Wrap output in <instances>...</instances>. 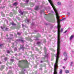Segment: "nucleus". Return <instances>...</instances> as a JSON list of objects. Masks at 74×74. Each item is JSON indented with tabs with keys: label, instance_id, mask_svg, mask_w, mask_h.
<instances>
[{
	"label": "nucleus",
	"instance_id": "f257e3e1",
	"mask_svg": "<svg viewBox=\"0 0 74 74\" xmlns=\"http://www.w3.org/2000/svg\"><path fill=\"white\" fill-rule=\"evenodd\" d=\"M25 60H23V61H21L19 62V63L18 64V67H21L22 69H25V68H27V64L26 63H25L23 65H22L23 63V62H25Z\"/></svg>",
	"mask_w": 74,
	"mask_h": 74
},
{
	"label": "nucleus",
	"instance_id": "f03ea898",
	"mask_svg": "<svg viewBox=\"0 0 74 74\" xmlns=\"http://www.w3.org/2000/svg\"><path fill=\"white\" fill-rule=\"evenodd\" d=\"M44 51L45 55V58H48V55L47 54V49H46V48H44Z\"/></svg>",
	"mask_w": 74,
	"mask_h": 74
},
{
	"label": "nucleus",
	"instance_id": "7ed1b4c3",
	"mask_svg": "<svg viewBox=\"0 0 74 74\" xmlns=\"http://www.w3.org/2000/svg\"><path fill=\"white\" fill-rule=\"evenodd\" d=\"M16 42H23V40L19 39H17L16 40Z\"/></svg>",
	"mask_w": 74,
	"mask_h": 74
},
{
	"label": "nucleus",
	"instance_id": "20e7f679",
	"mask_svg": "<svg viewBox=\"0 0 74 74\" xmlns=\"http://www.w3.org/2000/svg\"><path fill=\"white\" fill-rule=\"evenodd\" d=\"M38 7H39V6H36L35 8V10H38Z\"/></svg>",
	"mask_w": 74,
	"mask_h": 74
},
{
	"label": "nucleus",
	"instance_id": "39448f33",
	"mask_svg": "<svg viewBox=\"0 0 74 74\" xmlns=\"http://www.w3.org/2000/svg\"><path fill=\"white\" fill-rule=\"evenodd\" d=\"M63 55L65 57L67 56V54L66 52H64Z\"/></svg>",
	"mask_w": 74,
	"mask_h": 74
},
{
	"label": "nucleus",
	"instance_id": "423d86ee",
	"mask_svg": "<svg viewBox=\"0 0 74 74\" xmlns=\"http://www.w3.org/2000/svg\"><path fill=\"white\" fill-rule=\"evenodd\" d=\"M73 37H74V36L71 35L70 38V40H71V39H72L73 38Z\"/></svg>",
	"mask_w": 74,
	"mask_h": 74
},
{
	"label": "nucleus",
	"instance_id": "0eeeda50",
	"mask_svg": "<svg viewBox=\"0 0 74 74\" xmlns=\"http://www.w3.org/2000/svg\"><path fill=\"white\" fill-rule=\"evenodd\" d=\"M24 49V47H23V46H21L20 47V49Z\"/></svg>",
	"mask_w": 74,
	"mask_h": 74
},
{
	"label": "nucleus",
	"instance_id": "6e6552de",
	"mask_svg": "<svg viewBox=\"0 0 74 74\" xmlns=\"http://www.w3.org/2000/svg\"><path fill=\"white\" fill-rule=\"evenodd\" d=\"M10 24H11V25H14V26L16 25V24H15V23H14L13 22H12V23H10Z\"/></svg>",
	"mask_w": 74,
	"mask_h": 74
},
{
	"label": "nucleus",
	"instance_id": "1a4fd4ad",
	"mask_svg": "<svg viewBox=\"0 0 74 74\" xmlns=\"http://www.w3.org/2000/svg\"><path fill=\"white\" fill-rule=\"evenodd\" d=\"M57 4H58V5H61V2H57Z\"/></svg>",
	"mask_w": 74,
	"mask_h": 74
},
{
	"label": "nucleus",
	"instance_id": "9d476101",
	"mask_svg": "<svg viewBox=\"0 0 74 74\" xmlns=\"http://www.w3.org/2000/svg\"><path fill=\"white\" fill-rule=\"evenodd\" d=\"M13 5L15 6L17 5H18V3L17 2H15L13 4Z\"/></svg>",
	"mask_w": 74,
	"mask_h": 74
},
{
	"label": "nucleus",
	"instance_id": "9b49d317",
	"mask_svg": "<svg viewBox=\"0 0 74 74\" xmlns=\"http://www.w3.org/2000/svg\"><path fill=\"white\" fill-rule=\"evenodd\" d=\"M37 44L38 46H40V44H41V42H38Z\"/></svg>",
	"mask_w": 74,
	"mask_h": 74
},
{
	"label": "nucleus",
	"instance_id": "f8f14e48",
	"mask_svg": "<svg viewBox=\"0 0 74 74\" xmlns=\"http://www.w3.org/2000/svg\"><path fill=\"white\" fill-rule=\"evenodd\" d=\"M5 25H3V27H1V29H4V28H5Z\"/></svg>",
	"mask_w": 74,
	"mask_h": 74
},
{
	"label": "nucleus",
	"instance_id": "ddd939ff",
	"mask_svg": "<svg viewBox=\"0 0 74 74\" xmlns=\"http://www.w3.org/2000/svg\"><path fill=\"white\" fill-rule=\"evenodd\" d=\"M4 66H1V70H2L3 69H4Z\"/></svg>",
	"mask_w": 74,
	"mask_h": 74
},
{
	"label": "nucleus",
	"instance_id": "4468645a",
	"mask_svg": "<svg viewBox=\"0 0 74 74\" xmlns=\"http://www.w3.org/2000/svg\"><path fill=\"white\" fill-rule=\"evenodd\" d=\"M48 1L50 3H53V2H52V1L51 0H48Z\"/></svg>",
	"mask_w": 74,
	"mask_h": 74
},
{
	"label": "nucleus",
	"instance_id": "2eb2a0df",
	"mask_svg": "<svg viewBox=\"0 0 74 74\" xmlns=\"http://www.w3.org/2000/svg\"><path fill=\"white\" fill-rule=\"evenodd\" d=\"M13 15V13H12L11 12L10 13V16H12Z\"/></svg>",
	"mask_w": 74,
	"mask_h": 74
},
{
	"label": "nucleus",
	"instance_id": "dca6fc26",
	"mask_svg": "<svg viewBox=\"0 0 74 74\" xmlns=\"http://www.w3.org/2000/svg\"><path fill=\"white\" fill-rule=\"evenodd\" d=\"M59 73H60V74H62V69H61L60 70Z\"/></svg>",
	"mask_w": 74,
	"mask_h": 74
},
{
	"label": "nucleus",
	"instance_id": "f3484780",
	"mask_svg": "<svg viewBox=\"0 0 74 74\" xmlns=\"http://www.w3.org/2000/svg\"><path fill=\"white\" fill-rule=\"evenodd\" d=\"M7 59H8V58L7 57H5L4 58V60H5V61H6V60H7Z\"/></svg>",
	"mask_w": 74,
	"mask_h": 74
},
{
	"label": "nucleus",
	"instance_id": "a211bd4d",
	"mask_svg": "<svg viewBox=\"0 0 74 74\" xmlns=\"http://www.w3.org/2000/svg\"><path fill=\"white\" fill-rule=\"evenodd\" d=\"M73 64V62H71L70 66H72Z\"/></svg>",
	"mask_w": 74,
	"mask_h": 74
},
{
	"label": "nucleus",
	"instance_id": "6ab92c4d",
	"mask_svg": "<svg viewBox=\"0 0 74 74\" xmlns=\"http://www.w3.org/2000/svg\"><path fill=\"white\" fill-rule=\"evenodd\" d=\"M65 73H69V71L68 70H66L65 71Z\"/></svg>",
	"mask_w": 74,
	"mask_h": 74
},
{
	"label": "nucleus",
	"instance_id": "aec40b11",
	"mask_svg": "<svg viewBox=\"0 0 74 74\" xmlns=\"http://www.w3.org/2000/svg\"><path fill=\"white\" fill-rule=\"evenodd\" d=\"M66 19V18H64L62 19L61 20H60V21H64L65 19Z\"/></svg>",
	"mask_w": 74,
	"mask_h": 74
},
{
	"label": "nucleus",
	"instance_id": "412c9836",
	"mask_svg": "<svg viewBox=\"0 0 74 74\" xmlns=\"http://www.w3.org/2000/svg\"><path fill=\"white\" fill-rule=\"evenodd\" d=\"M20 12L21 13V15H23V12H21V11H20V12Z\"/></svg>",
	"mask_w": 74,
	"mask_h": 74
},
{
	"label": "nucleus",
	"instance_id": "4be33fe9",
	"mask_svg": "<svg viewBox=\"0 0 74 74\" xmlns=\"http://www.w3.org/2000/svg\"><path fill=\"white\" fill-rule=\"evenodd\" d=\"M34 3H32V4L31 5V7H33L34 6Z\"/></svg>",
	"mask_w": 74,
	"mask_h": 74
},
{
	"label": "nucleus",
	"instance_id": "5701e85b",
	"mask_svg": "<svg viewBox=\"0 0 74 74\" xmlns=\"http://www.w3.org/2000/svg\"><path fill=\"white\" fill-rule=\"evenodd\" d=\"M67 57H66V58H64V60L66 61V60H67Z\"/></svg>",
	"mask_w": 74,
	"mask_h": 74
},
{
	"label": "nucleus",
	"instance_id": "b1692460",
	"mask_svg": "<svg viewBox=\"0 0 74 74\" xmlns=\"http://www.w3.org/2000/svg\"><path fill=\"white\" fill-rule=\"evenodd\" d=\"M10 60H11V61L12 62H14V59H11Z\"/></svg>",
	"mask_w": 74,
	"mask_h": 74
},
{
	"label": "nucleus",
	"instance_id": "393cba45",
	"mask_svg": "<svg viewBox=\"0 0 74 74\" xmlns=\"http://www.w3.org/2000/svg\"><path fill=\"white\" fill-rule=\"evenodd\" d=\"M7 52L8 53H10V51L9 50H7Z\"/></svg>",
	"mask_w": 74,
	"mask_h": 74
},
{
	"label": "nucleus",
	"instance_id": "a878e982",
	"mask_svg": "<svg viewBox=\"0 0 74 74\" xmlns=\"http://www.w3.org/2000/svg\"><path fill=\"white\" fill-rule=\"evenodd\" d=\"M30 20L29 19H28L27 20V22L29 23V22L30 21Z\"/></svg>",
	"mask_w": 74,
	"mask_h": 74
},
{
	"label": "nucleus",
	"instance_id": "bb28decb",
	"mask_svg": "<svg viewBox=\"0 0 74 74\" xmlns=\"http://www.w3.org/2000/svg\"><path fill=\"white\" fill-rule=\"evenodd\" d=\"M14 51H16V50H17V49L16 48H15L14 49Z\"/></svg>",
	"mask_w": 74,
	"mask_h": 74
},
{
	"label": "nucleus",
	"instance_id": "cd10ccee",
	"mask_svg": "<svg viewBox=\"0 0 74 74\" xmlns=\"http://www.w3.org/2000/svg\"><path fill=\"white\" fill-rule=\"evenodd\" d=\"M12 71H10L9 72V73H11Z\"/></svg>",
	"mask_w": 74,
	"mask_h": 74
},
{
	"label": "nucleus",
	"instance_id": "c85d7f7f",
	"mask_svg": "<svg viewBox=\"0 0 74 74\" xmlns=\"http://www.w3.org/2000/svg\"><path fill=\"white\" fill-rule=\"evenodd\" d=\"M67 30H66L64 32V33H67Z\"/></svg>",
	"mask_w": 74,
	"mask_h": 74
},
{
	"label": "nucleus",
	"instance_id": "c756f323",
	"mask_svg": "<svg viewBox=\"0 0 74 74\" xmlns=\"http://www.w3.org/2000/svg\"><path fill=\"white\" fill-rule=\"evenodd\" d=\"M26 3H28V2H29V0H26Z\"/></svg>",
	"mask_w": 74,
	"mask_h": 74
},
{
	"label": "nucleus",
	"instance_id": "7c9ffc66",
	"mask_svg": "<svg viewBox=\"0 0 74 74\" xmlns=\"http://www.w3.org/2000/svg\"><path fill=\"white\" fill-rule=\"evenodd\" d=\"M67 14H68V15H70V12H68Z\"/></svg>",
	"mask_w": 74,
	"mask_h": 74
},
{
	"label": "nucleus",
	"instance_id": "2f4dec72",
	"mask_svg": "<svg viewBox=\"0 0 74 74\" xmlns=\"http://www.w3.org/2000/svg\"><path fill=\"white\" fill-rule=\"evenodd\" d=\"M34 25V23H32V26H33Z\"/></svg>",
	"mask_w": 74,
	"mask_h": 74
},
{
	"label": "nucleus",
	"instance_id": "473e14b6",
	"mask_svg": "<svg viewBox=\"0 0 74 74\" xmlns=\"http://www.w3.org/2000/svg\"><path fill=\"white\" fill-rule=\"evenodd\" d=\"M21 33H17V34H18V35H21Z\"/></svg>",
	"mask_w": 74,
	"mask_h": 74
},
{
	"label": "nucleus",
	"instance_id": "72a5a7b5",
	"mask_svg": "<svg viewBox=\"0 0 74 74\" xmlns=\"http://www.w3.org/2000/svg\"><path fill=\"white\" fill-rule=\"evenodd\" d=\"M17 19H18V20L19 21V20H20V18H19V17H18L17 18Z\"/></svg>",
	"mask_w": 74,
	"mask_h": 74
},
{
	"label": "nucleus",
	"instance_id": "f704fd0d",
	"mask_svg": "<svg viewBox=\"0 0 74 74\" xmlns=\"http://www.w3.org/2000/svg\"><path fill=\"white\" fill-rule=\"evenodd\" d=\"M63 29L62 28L61 30V32H63Z\"/></svg>",
	"mask_w": 74,
	"mask_h": 74
},
{
	"label": "nucleus",
	"instance_id": "c9c22d12",
	"mask_svg": "<svg viewBox=\"0 0 74 74\" xmlns=\"http://www.w3.org/2000/svg\"><path fill=\"white\" fill-rule=\"evenodd\" d=\"M63 69H65V68H66V66H63Z\"/></svg>",
	"mask_w": 74,
	"mask_h": 74
},
{
	"label": "nucleus",
	"instance_id": "e433bc0d",
	"mask_svg": "<svg viewBox=\"0 0 74 74\" xmlns=\"http://www.w3.org/2000/svg\"><path fill=\"white\" fill-rule=\"evenodd\" d=\"M3 46V44L0 45V47H2Z\"/></svg>",
	"mask_w": 74,
	"mask_h": 74
},
{
	"label": "nucleus",
	"instance_id": "4c0bfd02",
	"mask_svg": "<svg viewBox=\"0 0 74 74\" xmlns=\"http://www.w3.org/2000/svg\"><path fill=\"white\" fill-rule=\"evenodd\" d=\"M10 35L11 36H13V35H12V34H10Z\"/></svg>",
	"mask_w": 74,
	"mask_h": 74
},
{
	"label": "nucleus",
	"instance_id": "58836bf2",
	"mask_svg": "<svg viewBox=\"0 0 74 74\" xmlns=\"http://www.w3.org/2000/svg\"><path fill=\"white\" fill-rule=\"evenodd\" d=\"M22 25L23 27H24V26H25V25H23V24H22Z\"/></svg>",
	"mask_w": 74,
	"mask_h": 74
},
{
	"label": "nucleus",
	"instance_id": "ea45409f",
	"mask_svg": "<svg viewBox=\"0 0 74 74\" xmlns=\"http://www.w3.org/2000/svg\"><path fill=\"white\" fill-rule=\"evenodd\" d=\"M43 62V61H40V62L41 63H42Z\"/></svg>",
	"mask_w": 74,
	"mask_h": 74
},
{
	"label": "nucleus",
	"instance_id": "a19ab883",
	"mask_svg": "<svg viewBox=\"0 0 74 74\" xmlns=\"http://www.w3.org/2000/svg\"><path fill=\"white\" fill-rule=\"evenodd\" d=\"M8 28H6L5 29L6 30H7V29H8Z\"/></svg>",
	"mask_w": 74,
	"mask_h": 74
},
{
	"label": "nucleus",
	"instance_id": "79ce46f5",
	"mask_svg": "<svg viewBox=\"0 0 74 74\" xmlns=\"http://www.w3.org/2000/svg\"><path fill=\"white\" fill-rule=\"evenodd\" d=\"M8 39H12V38H8Z\"/></svg>",
	"mask_w": 74,
	"mask_h": 74
},
{
	"label": "nucleus",
	"instance_id": "37998d69",
	"mask_svg": "<svg viewBox=\"0 0 74 74\" xmlns=\"http://www.w3.org/2000/svg\"><path fill=\"white\" fill-rule=\"evenodd\" d=\"M10 8H11V7H12V6H10Z\"/></svg>",
	"mask_w": 74,
	"mask_h": 74
},
{
	"label": "nucleus",
	"instance_id": "c03bdc74",
	"mask_svg": "<svg viewBox=\"0 0 74 74\" xmlns=\"http://www.w3.org/2000/svg\"><path fill=\"white\" fill-rule=\"evenodd\" d=\"M1 62H0V64H1Z\"/></svg>",
	"mask_w": 74,
	"mask_h": 74
},
{
	"label": "nucleus",
	"instance_id": "a18cd8bd",
	"mask_svg": "<svg viewBox=\"0 0 74 74\" xmlns=\"http://www.w3.org/2000/svg\"><path fill=\"white\" fill-rule=\"evenodd\" d=\"M15 55V56H17V54H16V55Z\"/></svg>",
	"mask_w": 74,
	"mask_h": 74
},
{
	"label": "nucleus",
	"instance_id": "49530a36",
	"mask_svg": "<svg viewBox=\"0 0 74 74\" xmlns=\"http://www.w3.org/2000/svg\"><path fill=\"white\" fill-rule=\"evenodd\" d=\"M26 63H27V61H26Z\"/></svg>",
	"mask_w": 74,
	"mask_h": 74
},
{
	"label": "nucleus",
	"instance_id": "de8ad7c7",
	"mask_svg": "<svg viewBox=\"0 0 74 74\" xmlns=\"http://www.w3.org/2000/svg\"><path fill=\"white\" fill-rule=\"evenodd\" d=\"M14 43H13V45H14Z\"/></svg>",
	"mask_w": 74,
	"mask_h": 74
},
{
	"label": "nucleus",
	"instance_id": "09e8293b",
	"mask_svg": "<svg viewBox=\"0 0 74 74\" xmlns=\"http://www.w3.org/2000/svg\"><path fill=\"white\" fill-rule=\"evenodd\" d=\"M72 52H73V51H72Z\"/></svg>",
	"mask_w": 74,
	"mask_h": 74
},
{
	"label": "nucleus",
	"instance_id": "8fccbe9b",
	"mask_svg": "<svg viewBox=\"0 0 74 74\" xmlns=\"http://www.w3.org/2000/svg\"><path fill=\"white\" fill-rule=\"evenodd\" d=\"M24 71H25V70H24Z\"/></svg>",
	"mask_w": 74,
	"mask_h": 74
},
{
	"label": "nucleus",
	"instance_id": "3c124183",
	"mask_svg": "<svg viewBox=\"0 0 74 74\" xmlns=\"http://www.w3.org/2000/svg\"><path fill=\"white\" fill-rule=\"evenodd\" d=\"M44 11H43V12H44Z\"/></svg>",
	"mask_w": 74,
	"mask_h": 74
}]
</instances>
